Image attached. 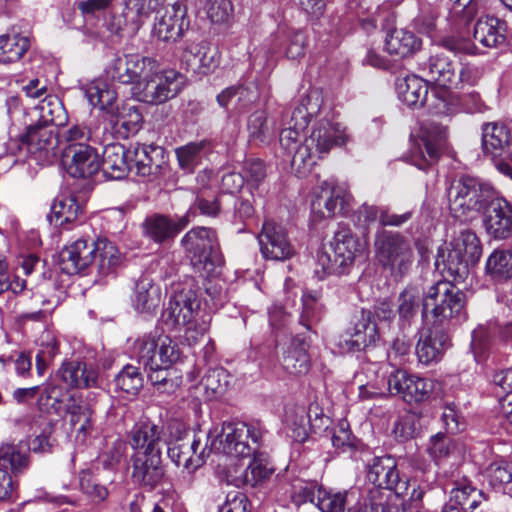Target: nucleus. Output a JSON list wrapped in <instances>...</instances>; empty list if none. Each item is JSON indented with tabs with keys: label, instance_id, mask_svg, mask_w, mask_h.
Returning <instances> with one entry per match:
<instances>
[{
	"label": "nucleus",
	"instance_id": "obj_36",
	"mask_svg": "<svg viewBox=\"0 0 512 512\" xmlns=\"http://www.w3.org/2000/svg\"><path fill=\"white\" fill-rule=\"evenodd\" d=\"M399 98L410 107L424 105L428 95L427 82L418 76H408L397 84Z\"/></svg>",
	"mask_w": 512,
	"mask_h": 512
},
{
	"label": "nucleus",
	"instance_id": "obj_7",
	"mask_svg": "<svg viewBox=\"0 0 512 512\" xmlns=\"http://www.w3.org/2000/svg\"><path fill=\"white\" fill-rule=\"evenodd\" d=\"M181 244L188 253L191 264L203 276H209L222 259L214 230L206 227H197L188 231L181 240Z\"/></svg>",
	"mask_w": 512,
	"mask_h": 512
},
{
	"label": "nucleus",
	"instance_id": "obj_62",
	"mask_svg": "<svg viewBox=\"0 0 512 512\" xmlns=\"http://www.w3.org/2000/svg\"><path fill=\"white\" fill-rule=\"evenodd\" d=\"M418 348L422 352H443L451 348L449 335L442 331L436 330L431 332L425 339L418 342Z\"/></svg>",
	"mask_w": 512,
	"mask_h": 512
},
{
	"label": "nucleus",
	"instance_id": "obj_34",
	"mask_svg": "<svg viewBox=\"0 0 512 512\" xmlns=\"http://www.w3.org/2000/svg\"><path fill=\"white\" fill-rule=\"evenodd\" d=\"M422 41L413 32L395 29L386 38L385 48L390 55L410 56L421 49Z\"/></svg>",
	"mask_w": 512,
	"mask_h": 512
},
{
	"label": "nucleus",
	"instance_id": "obj_20",
	"mask_svg": "<svg viewBox=\"0 0 512 512\" xmlns=\"http://www.w3.org/2000/svg\"><path fill=\"white\" fill-rule=\"evenodd\" d=\"M163 442V428L150 421L136 423L128 434L132 455H161Z\"/></svg>",
	"mask_w": 512,
	"mask_h": 512
},
{
	"label": "nucleus",
	"instance_id": "obj_12",
	"mask_svg": "<svg viewBox=\"0 0 512 512\" xmlns=\"http://www.w3.org/2000/svg\"><path fill=\"white\" fill-rule=\"evenodd\" d=\"M446 265L451 274L463 277L469 265L477 263L481 257L482 247L476 233L471 230L461 231L450 243Z\"/></svg>",
	"mask_w": 512,
	"mask_h": 512
},
{
	"label": "nucleus",
	"instance_id": "obj_26",
	"mask_svg": "<svg viewBox=\"0 0 512 512\" xmlns=\"http://www.w3.org/2000/svg\"><path fill=\"white\" fill-rule=\"evenodd\" d=\"M58 375L71 388H91L98 383V371L79 361H64Z\"/></svg>",
	"mask_w": 512,
	"mask_h": 512
},
{
	"label": "nucleus",
	"instance_id": "obj_21",
	"mask_svg": "<svg viewBox=\"0 0 512 512\" xmlns=\"http://www.w3.org/2000/svg\"><path fill=\"white\" fill-rule=\"evenodd\" d=\"M350 194L344 185L324 181L311 203L312 212L320 218L333 217L349 202Z\"/></svg>",
	"mask_w": 512,
	"mask_h": 512
},
{
	"label": "nucleus",
	"instance_id": "obj_53",
	"mask_svg": "<svg viewBox=\"0 0 512 512\" xmlns=\"http://www.w3.org/2000/svg\"><path fill=\"white\" fill-rule=\"evenodd\" d=\"M79 488L93 503H101L109 495L107 487L99 482L90 470L79 473Z\"/></svg>",
	"mask_w": 512,
	"mask_h": 512
},
{
	"label": "nucleus",
	"instance_id": "obj_63",
	"mask_svg": "<svg viewBox=\"0 0 512 512\" xmlns=\"http://www.w3.org/2000/svg\"><path fill=\"white\" fill-rule=\"evenodd\" d=\"M205 10L213 23H224L232 15L233 7L230 0H206Z\"/></svg>",
	"mask_w": 512,
	"mask_h": 512
},
{
	"label": "nucleus",
	"instance_id": "obj_9",
	"mask_svg": "<svg viewBox=\"0 0 512 512\" xmlns=\"http://www.w3.org/2000/svg\"><path fill=\"white\" fill-rule=\"evenodd\" d=\"M212 454V448L207 433L194 434L192 439L176 441L168 448V456L178 467L189 474L188 484L192 483V474L204 465L206 459Z\"/></svg>",
	"mask_w": 512,
	"mask_h": 512
},
{
	"label": "nucleus",
	"instance_id": "obj_4",
	"mask_svg": "<svg viewBox=\"0 0 512 512\" xmlns=\"http://www.w3.org/2000/svg\"><path fill=\"white\" fill-rule=\"evenodd\" d=\"M200 312V300L195 290L191 287H184L176 291L169 299L168 305L162 313L163 321L166 325L173 328H186L184 341L189 348L201 339H205L201 327V333L195 331L197 326V317Z\"/></svg>",
	"mask_w": 512,
	"mask_h": 512
},
{
	"label": "nucleus",
	"instance_id": "obj_46",
	"mask_svg": "<svg viewBox=\"0 0 512 512\" xmlns=\"http://www.w3.org/2000/svg\"><path fill=\"white\" fill-rule=\"evenodd\" d=\"M420 301V291L413 286L406 287L400 292L398 303L399 321L402 326L409 325L411 320L416 316Z\"/></svg>",
	"mask_w": 512,
	"mask_h": 512
},
{
	"label": "nucleus",
	"instance_id": "obj_35",
	"mask_svg": "<svg viewBox=\"0 0 512 512\" xmlns=\"http://www.w3.org/2000/svg\"><path fill=\"white\" fill-rule=\"evenodd\" d=\"M161 289L148 278L140 279L135 287L133 305L139 312H154L161 303Z\"/></svg>",
	"mask_w": 512,
	"mask_h": 512
},
{
	"label": "nucleus",
	"instance_id": "obj_41",
	"mask_svg": "<svg viewBox=\"0 0 512 512\" xmlns=\"http://www.w3.org/2000/svg\"><path fill=\"white\" fill-rule=\"evenodd\" d=\"M323 98L318 90H311L303 96L293 110L292 120H297L299 128H306L310 119L320 112Z\"/></svg>",
	"mask_w": 512,
	"mask_h": 512
},
{
	"label": "nucleus",
	"instance_id": "obj_5",
	"mask_svg": "<svg viewBox=\"0 0 512 512\" xmlns=\"http://www.w3.org/2000/svg\"><path fill=\"white\" fill-rule=\"evenodd\" d=\"M374 246L378 262L394 279L401 280L414 260L410 243L399 233L384 230L376 235Z\"/></svg>",
	"mask_w": 512,
	"mask_h": 512
},
{
	"label": "nucleus",
	"instance_id": "obj_56",
	"mask_svg": "<svg viewBox=\"0 0 512 512\" xmlns=\"http://www.w3.org/2000/svg\"><path fill=\"white\" fill-rule=\"evenodd\" d=\"M257 97V92L254 87L238 86L229 87L222 91L217 96V101L221 106L226 107L233 99H235L241 106L245 107L254 103Z\"/></svg>",
	"mask_w": 512,
	"mask_h": 512
},
{
	"label": "nucleus",
	"instance_id": "obj_3",
	"mask_svg": "<svg viewBox=\"0 0 512 512\" xmlns=\"http://www.w3.org/2000/svg\"><path fill=\"white\" fill-rule=\"evenodd\" d=\"M349 141L350 135L346 127L340 123L321 120L313 126L309 137L298 147L292 156L291 165L299 176H304L331 149L344 146Z\"/></svg>",
	"mask_w": 512,
	"mask_h": 512
},
{
	"label": "nucleus",
	"instance_id": "obj_15",
	"mask_svg": "<svg viewBox=\"0 0 512 512\" xmlns=\"http://www.w3.org/2000/svg\"><path fill=\"white\" fill-rule=\"evenodd\" d=\"M483 227L494 240H505L512 236V204L501 197L492 198L484 207Z\"/></svg>",
	"mask_w": 512,
	"mask_h": 512
},
{
	"label": "nucleus",
	"instance_id": "obj_55",
	"mask_svg": "<svg viewBox=\"0 0 512 512\" xmlns=\"http://www.w3.org/2000/svg\"><path fill=\"white\" fill-rule=\"evenodd\" d=\"M319 293L307 292L302 297L303 310L300 315V324L308 331L320 322L322 309L318 304Z\"/></svg>",
	"mask_w": 512,
	"mask_h": 512
},
{
	"label": "nucleus",
	"instance_id": "obj_38",
	"mask_svg": "<svg viewBox=\"0 0 512 512\" xmlns=\"http://www.w3.org/2000/svg\"><path fill=\"white\" fill-rule=\"evenodd\" d=\"M81 213L82 205L78 203L76 197H62L53 202L48 220L56 226H64L76 221Z\"/></svg>",
	"mask_w": 512,
	"mask_h": 512
},
{
	"label": "nucleus",
	"instance_id": "obj_18",
	"mask_svg": "<svg viewBox=\"0 0 512 512\" xmlns=\"http://www.w3.org/2000/svg\"><path fill=\"white\" fill-rule=\"evenodd\" d=\"M258 240L261 252L267 259L283 261L295 253L285 228L272 220L264 222Z\"/></svg>",
	"mask_w": 512,
	"mask_h": 512
},
{
	"label": "nucleus",
	"instance_id": "obj_16",
	"mask_svg": "<svg viewBox=\"0 0 512 512\" xmlns=\"http://www.w3.org/2000/svg\"><path fill=\"white\" fill-rule=\"evenodd\" d=\"M63 162L68 174L74 178L90 177L100 168L98 153L86 143L67 145L63 152Z\"/></svg>",
	"mask_w": 512,
	"mask_h": 512
},
{
	"label": "nucleus",
	"instance_id": "obj_33",
	"mask_svg": "<svg viewBox=\"0 0 512 512\" xmlns=\"http://www.w3.org/2000/svg\"><path fill=\"white\" fill-rule=\"evenodd\" d=\"M511 142V133L502 123H487L483 127L482 146L486 154L500 156Z\"/></svg>",
	"mask_w": 512,
	"mask_h": 512
},
{
	"label": "nucleus",
	"instance_id": "obj_51",
	"mask_svg": "<svg viewBox=\"0 0 512 512\" xmlns=\"http://www.w3.org/2000/svg\"><path fill=\"white\" fill-rule=\"evenodd\" d=\"M68 391L56 384H48L42 391L39 402L41 405L47 407L49 411L60 415L65 410V404L69 403Z\"/></svg>",
	"mask_w": 512,
	"mask_h": 512
},
{
	"label": "nucleus",
	"instance_id": "obj_40",
	"mask_svg": "<svg viewBox=\"0 0 512 512\" xmlns=\"http://www.w3.org/2000/svg\"><path fill=\"white\" fill-rule=\"evenodd\" d=\"M356 500L354 490L326 491L318 489L317 506L322 512H345Z\"/></svg>",
	"mask_w": 512,
	"mask_h": 512
},
{
	"label": "nucleus",
	"instance_id": "obj_43",
	"mask_svg": "<svg viewBox=\"0 0 512 512\" xmlns=\"http://www.w3.org/2000/svg\"><path fill=\"white\" fill-rule=\"evenodd\" d=\"M109 121L114 125L117 133L122 137H128L139 130L142 115L135 107H122L121 109L118 107L117 112L110 116Z\"/></svg>",
	"mask_w": 512,
	"mask_h": 512
},
{
	"label": "nucleus",
	"instance_id": "obj_58",
	"mask_svg": "<svg viewBox=\"0 0 512 512\" xmlns=\"http://www.w3.org/2000/svg\"><path fill=\"white\" fill-rule=\"evenodd\" d=\"M437 9L430 3H420L417 16L413 19V27L418 32L430 35L436 28Z\"/></svg>",
	"mask_w": 512,
	"mask_h": 512
},
{
	"label": "nucleus",
	"instance_id": "obj_31",
	"mask_svg": "<svg viewBox=\"0 0 512 512\" xmlns=\"http://www.w3.org/2000/svg\"><path fill=\"white\" fill-rule=\"evenodd\" d=\"M330 248L334 261L343 269L353 263L356 255L361 251L362 244L349 230L342 229L335 233Z\"/></svg>",
	"mask_w": 512,
	"mask_h": 512
},
{
	"label": "nucleus",
	"instance_id": "obj_37",
	"mask_svg": "<svg viewBox=\"0 0 512 512\" xmlns=\"http://www.w3.org/2000/svg\"><path fill=\"white\" fill-rule=\"evenodd\" d=\"M86 96L91 105L105 111L109 116L117 112V94L104 81L91 82L86 89Z\"/></svg>",
	"mask_w": 512,
	"mask_h": 512
},
{
	"label": "nucleus",
	"instance_id": "obj_2",
	"mask_svg": "<svg viewBox=\"0 0 512 512\" xmlns=\"http://www.w3.org/2000/svg\"><path fill=\"white\" fill-rule=\"evenodd\" d=\"M264 427L256 422L223 423L208 431L212 453L235 458L255 456L261 445Z\"/></svg>",
	"mask_w": 512,
	"mask_h": 512
},
{
	"label": "nucleus",
	"instance_id": "obj_42",
	"mask_svg": "<svg viewBox=\"0 0 512 512\" xmlns=\"http://www.w3.org/2000/svg\"><path fill=\"white\" fill-rule=\"evenodd\" d=\"M30 46L29 39L18 33L0 36V62L12 63L18 61Z\"/></svg>",
	"mask_w": 512,
	"mask_h": 512
},
{
	"label": "nucleus",
	"instance_id": "obj_25",
	"mask_svg": "<svg viewBox=\"0 0 512 512\" xmlns=\"http://www.w3.org/2000/svg\"><path fill=\"white\" fill-rule=\"evenodd\" d=\"M130 160L129 150L119 143H114L104 148L100 167L108 178L119 180L124 178L128 172L133 171Z\"/></svg>",
	"mask_w": 512,
	"mask_h": 512
},
{
	"label": "nucleus",
	"instance_id": "obj_50",
	"mask_svg": "<svg viewBox=\"0 0 512 512\" xmlns=\"http://www.w3.org/2000/svg\"><path fill=\"white\" fill-rule=\"evenodd\" d=\"M172 339L162 331L155 330L134 341L133 349L139 352H167L172 346Z\"/></svg>",
	"mask_w": 512,
	"mask_h": 512
},
{
	"label": "nucleus",
	"instance_id": "obj_27",
	"mask_svg": "<svg viewBox=\"0 0 512 512\" xmlns=\"http://www.w3.org/2000/svg\"><path fill=\"white\" fill-rule=\"evenodd\" d=\"M458 63L453 62L442 52H434L424 63L423 70L438 85L452 88L457 82Z\"/></svg>",
	"mask_w": 512,
	"mask_h": 512
},
{
	"label": "nucleus",
	"instance_id": "obj_29",
	"mask_svg": "<svg viewBox=\"0 0 512 512\" xmlns=\"http://www.w3.org/2000/svg\"><path fill=\"white\" fill-rule=\"evenodd\" d=\"M30 466V451L25 445L2 444L0 446V469L12 477L25 473Z\"/></svg>",
	"mask_w": 512,
	"mask_h": 512
},
{
	"label": "nucleus",
	"instance_id": "obj_8",
	"mask_svg": "<svg viewBox=\"0 0 512 512\" xmlns=\"http://www.w3.org/2000/svg\"><path fill=\"white\" fill-rule=\"evenodd\" d=\"M464 307V294L449 281H439L423 299L422 315L430 314L434 323L442 324L457 317Z\"/></svg>",
	"mask_w": 512,
	"mask_h": 512
},
{
	"label": "nucleus",
	"instance_id": "obj_61",
	"mask_svg": "<svg viewBox=\"0 0 512 512\" xmlns=\"http://www.w3.org/2000/svg\"><path fill=\"white\" fill-rule=\"evenodd\" d=\"M134 17L136 18V13L133 11H129L125 7V11L121 15L111 16L109 19L105 21V25L107 29L113 34H119L126 26H131V29L133 31H137L144 23V20L148 17L139 16V23H136L133 20Z\"/></svg>",
	"mask_w": 512,
	"mask_h": 512
},
{
	"label": "nucleus",
	"instance_id": "obj_17",
	"mask_svg": "<svg viewBox=\"0 0 512 512\" xmlns=\"http://www.w3.org/2000/svg\"><path fill=\"white\" fill-rule=\"evenodd\" d=\"M189 26L186 7L175 3L163 15L155 18L152 35L160 41L174 43L183 37Z\"/></svg>",
	"mask_w": 512,
	"mask_h": 512
},
{
	"label": "nucleus",
	"instance_id": "obj_11",
	"mask_svg": "<svg viewBox=\"0 0 512 512\" xmlns=\"http://www.w3.org/2000/svg\"><path fill=\"white\" fill-rule=\"evenodd\" d=\"M158 67L159 64L155 58L133 53L113 59L108 73L114 80L136 85L152 77Z\"/></svg>",
	"mask_w": 512,
	"mask_h": 512
},
{
	"label": "nucleus",
	"instance_id": "obj_49",
	"mask_svg": "<svg viewBox=\"0 0 512 512\" xmlns=\"http://www.w3.org/2000/svg\"><path fill=\"white\" fill-rule=\"evenodd\" d=\"M272 471L273 470L269 467L268 463H266L264 459L258 458L256 454L253 456V460L250 462L249 466L243 472L242 478H234L229 481L235 485L243 483L254 487L269 478Z\"/></svg>",
	"mask_w": 512,
	"mask_h": 512
},
{
	"label": "nucleus",
	"instance_id": "obj_57",
	"mask_svg": "<svg viewBox=\"0 0 512 512\" xmlns=\"http://www.w3.org/2000/svg\"><path fill=\"white\" fill-rule=\"evenodd\" d=\"M25 287L26 281L10 274L5 257L0 254V295L4 294L10 299L21 293Z\"/></svg>",
	"mask_w": 512,
	"mask_h": 512
},
{
	"label": "nucleus",
	"instance_id": "obj_1",
	"mask_svg": "<svg viewBox=\"0 0 512 512\" xmlns=\"http://www.w3.org/2000/svg\"><path fill=\"white\" fill-rule=\"evenodd\" d=\"M96 259L100 273L107 275L120 264L121 254L106 238L96 241L81 238L63 247L59 254V265L63 272L74 275L85 271Z\"/></svg>",
	"mask_w": 512,
	"mask_h": 512
},
{
	"label": "nucleus",
	"instance_id": "obj_19",
	"mask_svg": "<svg viewBox=\"0 0 512 512\" xmlns=\"http://www.w3.org/2000/svg\"><path fill=\"white\" fill-rule=\"evenodd\" d=\"M367 478L378 488L392 490L399 496L409 494L410 483L400 478L396 462L390 456L374 458Z\"/></svg>",
	"mask_w": 512,
	"mask_h": 512
},
{
	"label": "nucleus",
	"instance_id": "obj_22",
	"mask_svg": "<svg viewBox=\"0 0 512 512\" xmlns=\"http://www.w3.org/2000/svg\"><path fill=\"white\" fill-rule=\"evenodd\" d=\"M131 465L132 482L146 491H153L164 478L161 455H131Z\"/></svg>",
	"mask_w": 512,
	"mask_h": 512
},
{
	"label": "nucleus",
	"instance_id": "obj_54",
	"mask_svg": "<svg viewBox=\"0 0 512 512\" xmlns=\"http://www.w3.org/2000/svg\"><path fill=\"white\" fill-rule=\"evenodd\" d=\"M39 111L40 124L50 127V125H62L64 122L63 106L54 96L45 97L37 107Z\"/></svg>",
	"mask_w": 512,
	"mask_h": 512
},
{
	"label": "nucleus",
	"instance_id": "obj_32",
	"mask_svg": "<svg viewBox=\"0 0 512 512\" xmlns=\"http://www.w3.org/2000/svg\"><path fill=\"white\" fill-rule=\"evenodd\" d=\"M506 33V23L493 16L481 17L474 27L475 40L489 48L502 45L506 41Z\"/></svg>",
	"mask_w": 512,
	"mask_h": 512
},
{
	"label": "nucleus",
	"instance_id": "obj_10",
	"mask_svg": "<svg viewBox=\"0 0 512 512\" xmlns=\"http://www.w3.org/2000/svg\"><path fill=\"white\" fill-rule=\"evenodd\" d=\"M183 87V77L173 69L160 70L146 81L133 87V93L139 101L149 104H161L175 97Z\"/></svg>",
	"mask_w": 512,
	"mask_h": 512
},
{
	"label": "nucleus",
	"instance_id": "obj_47",
	"mask_svg": "<svg viewBox=\"0 0 512 512\" xmlns=\"http://www.w3.org/2000/svg\"><path fill=\"white\" fill-rule=\"evenodd\" d=\"M228 386V374L223 368L210 369L202 378L199 386L203 389V397L211 400L223 394Z\"/></svg>",
	"mask_w": 512,
	"mask_h": 512
},
{
	"label": "nucleus",
	"instance_id": "obj_24",
	"mask_svg": "<svg viewBox=\"0 0 512 512\" xmlns=\"http://www.w3.org/2000/svg\"><path fill=\"white\" fill-rule=\"evenodd\" d=\"M192 212L185 215L169 218L164 215H155L146 219L144 223L145 233L155 242H163L176 236L190 222Z\"/></svg>",
	"mask_w": 512,
	"mask_h": 512
},
{
	"label": "nucleus",
	"instance_id": "obj_6",
	"mask_svg": "<svg viewBox=\"0 0 512 512\" xmlns=\"http://www.w3.org/2000/svg\"><path fill=\"white\" fill-rule=\"evenodd\" d=\"M491 197L489 187L471 177L452 182L448 189L449 209L456 218L468 220L478 214Z\"/></svg>",
	"mask_w": 512,
	"mask_h": 512
},
{
	"label": "nucleus",
	"instance_id": "obj_39",
	"mask_svg": "<svg viewBox=\"0 0 512 512\" xmlns=\"http://www.w3.org/2000/svg\"><path fill=\"white\" fill-rule=\"evenodd\" d=\"M54 132L45 125L37 124L30 126L22 138V144L26 146L31 154L49 151L54 147Z\"/></svg>",
	"mask_w": 512,
	"mask_h": 512
},
{
	"label": "nucleus",
	"instance_id": "obj_64",
	"mask_svg": "<svg viewBox=\"0 0 512 512\" xmlns=\"http://www.w3.org/2000/svg\"><path fill=\"white\" fill-rule=\"evenodd\" d=\"M305 129L306 128H299L297 120H292L291 117L288 126L283 128L280 132L279 141L281 147L289 154L293 152L294 155L298 147L301 146L298 145V140Z\"/></svg>",
	"mask_w": 512,
	"mask_h": 512
},
{
	"label": "nucleus",
	"instance_id": "obj_44",
	"mask_svg": "<svg viewBox=\"0 0 512 512\" xmlns=\"http://www.w3.org/2000/svg\"><path fill=\"white\" fill-rule=\"evenodd\" d=\"M355 331L348 341L352 352L365 350L377 339L376 325L370 321L369 314H363L362 319L356 324Z\"/></svg>",
	"mask_w": 512,
	"mask_h": 512
},
{
	"label": "nucleus",
	"instance_id": "obj_14",
	"mask_svg": "<svg viewBox=\"0 0 512 512\" xmlns=\"http://www.w3.org/2000/svg\"><path fill=\"white\" fill-rule=\"evenodd\" d=\"M436 385L437 383L431 379L411 375L404 370L395 371L388 379L389 390L400 395L409 404L428 401Z\"/></svg>",
	"mask_w": 512,
	"mask_h": 512
},
{
	"label": "nucleus",
	"instance_id": "obj_45",
	"mask_svg": "<svg viewBox=\"0 0 512 512\" xmlns=\"http://www.w3.org/2000/svg\"><path fill=\"white\" fill-rule=\"evenodd\" d=\"M65 413L70 415V424L77 427L80 433L87 434L92 425L93 411L89 404L74 396H69V403L65 404Z\"/></svg>",
	"mask_w": 512,
	"mask_h": 512
},
{
	"label": "nucleus",
	"instance_id": "obj_28",
	"mask_svg": "<svg viewBox=\"0 0 512 512\" xmlns=\"http://www.w3.org/2000/svg\"><path fill=\"white\" fill-rule=\"evenodd\" d=\"M318 415L317 406H311L309 410L302 406L289 410L286 414L289 437L303 443L308 438L310 428L316 426L314 421H317Z\"/></svg>",
	"mask_w": 512,
	"mask_h": 512
},
{
	"label": "nucleus",
	"instance_id": "obj_60",
	"mask_svg": "<svg viewBox=\"0 0 512 512\" xmlns=\"http://www.w3.org/2000/svg\"><path fill=\"white\" fill-rule=\"evenodd\" d=\"M205 142H191L176 149V155L181 168L191 171L199 162Z\"/></svg>",
	"mask_w": 512,
	"mask_h": 512
},
{
	"label": "nucleus",
	"instance_id": "obj_59",
	"mask_svg": "<svg viewBox=\"0 0 512 512\" xmlns=\"http://www.w3.org/2000/svg\"><path fill=\"white\" fill-rule=\"evenodd\" d=\"M485 476L494 488H501L512 481L511 466L503 461H494L485 469Z\"/></svg>",
	"mask_w": 512,
	"mask_h": 512
},
{
	"label": "nucleus",
	"instance_id": "obj_13",
	"mask_svg": "<svg viewBox=\"0 0 512 512\" xmlns=\"http://www.w3.org/2000/svg\"><path fill=\"white\" fill-rule=\"evenodd\" d=\"M446 129L435 123H425L421 127L420 144L413 145L410 150V161L421 170L433 165L440 157L446 145Z\"/></svg>",
	"mask_w": 512,
	"mask_h": 512
},
{
	"label": "nucleus",
	"instance_id": "obj_30",
	"mask_svg": "<svg viewBox=\"0 0 512 512\" xmlns=\"http://www.w3.org/2000/svg\"><path fill=\"white\" fill-rule=\"evenodd\" d=\"M130 163L135 174L146 177L155 173L160 165L163 150L158 146L136 144L129 149Z\"/></svg>",
	"mask_w": 512,
	"mask_h": 512
},
{
	"label": "nucleus",
	"instance_id": "obj_23",
	"mask_svg": "<svg viewBox=\"0 0 512 512\" xmlns=\"http://www.w3.org/2000/svg\"><path fill=\"white\" fill-rule=\"evenodd\" d=\"M183 60L189 70L199 74L209 73L219 63L216 49L206 41L189 42L183 53Z\"/></svg>",
	"mask_w": 512,
	"mask_h": 512
},
{
	"label": "nucleus",
	"instance_id": "obj_48",
	"mask_svg": "<svg viewBox=\"0 0 512 512\" xmlns=\"http://www.w3.org/2000/svg\"><path fill=\"white\" fill-rule=\"evenodd\" d=\"M482 495L483 492L477 490L466 478L456 482L455 487L451 490V499L458 505L471 510L478 507Z\"/></svg>",
	"mask_w": 512,
	"mask_h": 512
},
{
	"label": "nucleus",
	"instance_id": "obj_52",
	"mask_svg": "<svg viewBox=\"0 0 512 512\" xmlns=\"http://www.w3.org/2000/svg\"><path fill=\"white\" fill-rule=\"evenodd\" d=\"M486 271L494 278H512V252L495 250L487 259Z\"/></svg>",
	"mask_w": 512,
	"mask_h": 512
}]
</instances>
